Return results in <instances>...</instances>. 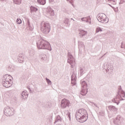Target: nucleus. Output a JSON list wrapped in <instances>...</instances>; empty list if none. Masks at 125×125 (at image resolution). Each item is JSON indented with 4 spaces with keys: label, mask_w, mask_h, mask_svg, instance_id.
<instances>
[{
    "label": "nucleus",
    "mask_w": 125,
    "mask_h": 125,
    "mask_svg": "<svg viewBox=\"0 0 125 125\" xmlns=\"http://www.w3.org/2000/svg\"><path fill=\"white\" fill-rule=\"evenodd\" d=\"M76 119L79 123H84L88 119V114L85 109H79L76 114Z\"/></svg>",
    "instance_id": "f257e3e1"
},
{
    "label": "nucleus",
    "mask_w": 125,
    "mask_h": 125,
    "mask_svg": "<svg viewBox=\"0 0 125 125\" xmlns=\"http://www.w3.org/2000/svg\"><path fill=\"white\" fill-rule=\"evenodd\" d=\"M97 20L99 22L102 23H107L109 21L108 18L106 16V15L103 13H100L97 17Z\"/></svg>",
    "instance_id": "f03ea898"
},
{
    "label": "nucleus",
    "mask_w": 125,
    "mask_h": 125,
    "mask_svg": "<svg viewBox=\"0 0 125 125\" xmlns=\"http://www.w3.org/2000/svg\"><path fill=\"white\" fill-rule=\"evenodd\" d=\"M70 105V101L69 100L67 99H63L62 100V102L61 104V107L62 109H65L67 107V106H69Z\"/></svg>",
    "instance_id": "7ed1b4c3"
},
{
    "label": "nucleus",
    "mask_w": 125,
    "mask_h": 125,
    "mask_svg": "<svg viewBox=\"0 0 125 125\" xmlns=\"http://www.w3.org/2000/svg\"><path fill=\"white\" fill-rule=\"evenodd\" d=\"M49 44L47 42L44 40H42L40 43H38V47L40 49H44L46 48V45Z\"/></svg>",
    "instance_id": "20e7f679"
},
{
    "label": "nucleus",
    "mask_w": 125,
    "mask_h": 125,
    "mask_svg": "<svg viewBox=\"0 0 125 125\" xmlns=\"http://www.w3.org/2000/svg\"><path fill=\"white\" fill-rule=\"evenodd\" d=\"M82 84L83 86L84 85L85 88L84 89H82L81 94L82 95H86V93H87V88H86V82L85 81H83L82 83Z\"/></svg>",
    "instance_id": "39448f33"
},
{
    "label": "nucleus",
    "mask_w": 125,
    "mask_h": 125,
    "mask_svg": "<svg viewBox=\"0 0 125 125\" xmlns=\"http://www.w3.org/2000/svg\"><path fill=\"white\" fill-rule=\"evenodd\" d=\"M44 29H43V32L45 33H49V30H50V27H49V24L48 23H45L44 24Z\"/></svg>",
    "instance_id": "423d86ee"
},
{
    "label": "nucleus",
    "mask_w": 125,
    "mask_h": 125,
    "mask_svg": "<svg viewBox=\"0 0 125 125\" xmlns=\"http://www.w3.org/2000/svg\"><path fill=\"white\" fill-rule=\"evenodd\" d=\"M11 76L8 75H5L3 79V82H6L8 83H11Z\"/></svg>",
    "instance_id": "0eeeda50"
},
{
    "label": "nucleus",
    "mask_w": 125,
    "mask_h": 125,
    "mask_svg": "<svg viewBox=\"0 0 125 125\" xmlns=\"http://www.w3.org/2000/svg\"><path fill=\"white\" fill-rule=\"evenodd\" d=\"M3 85L5 87H10L11 86V82H3Z\"/></svg>",
    "instance_id": "6e6552de"
},
{
    "label": "nucleus",
    "mask_w": 125,
    "mask_h": 125,
    "mask_svg": "<svg viewBox=\"0 0 125 125\" xmlns=\"http://www.w3.org/2000/svg\"><path fill=\"white\" fill-rule=\"evenodd\" d=\"M28 97V94L25 92H22L21 94V98L23 99H26Z\"/></svg>",
    "instance_id": "1a4fd4ad"
},
{
    "label": "nucleus",
    "mask_w": 125,
    "mask_h": 125,
    "mask_svg": "<svg viewBox=\"0 0 125 125\" xmlns=\"http://www.w3.org/2000/svg\"><path fill=\"white\" fill-rule=\"evenodd\" d=\"M38 1L40 4L42 5L45 4V0H38Z\"/></svg>",
    "instance_id": "9d476101"
},
{
    "label": "nucleus",
    "mask_w": 125,
    "mask_h": 125,
    "mask_svg": "<svg viewBox=\"0 0 125 125\" xmlns=\"http://www.w3.org/2000/svg\"><path fill=\"white\" fill-rule=\"evenodd\" d=\"M82 21H86L87 22V21H89L90 20V18L89 17H88L87 18H83L82 19Z\"/></svg>",
    "instance_id": "9b49d317"
},
{
    "label": "nucleus",
    "mask_w": 125,
    "mask_h": 125,
    "mask_svg": "<svg viewBox=\"0 0 125 125\" xmlns=\"http://www.w3.org/2000/svg\"><path fill=\"white\" fill-rule=\"evenodd\" d=\"M102 31H103V30L100 27H97L96 29V33H99V32H102Z\"/></svg>",
    "instance_id": "f8f14e48"
},
{
    "label": "nucleus",
    "mask_w": 125,
    "mask_h": 125,
    "mask_svg": "<svg viewBox=\"0 0 125 125\" xmlns=\"http://www.w3.org/2000/svg\"><path fill=\"white\" fill-rule=\"evenodd\" d=\"M30 10L32 12H33V11H38V9H37V8H35L34 7H31Z\"/></svg>",
    "instance_id": "ddd939ff"
},
{
    "label": "nucleus",
    "mask_w": 125,
    "mask_h": 125,
    "mask_svg": "<svg viewBox=\"0 0 125 125\" xmlns=\"http://www.w3.org/2000/svg\"><path fill=\"white\" fill-rule=\"evenodd\" d=\"M14 2L16 4H20L21 3V0H14Z\"/></svg>",
    "instance_id": "4468645a"
},
{
    "label": "nucleus",
    "mask_w": 125,
    "mask_h": 125,
    "mask_svg": "<svg viewBox=\"0 0 125 125\" xmlns=\"http://www.w3.org/2000/svg\"><path fill=\"white\" fill-rule=\"evenodd\" d=\"M80 34H81V35H82V36H83L86 34V31H84L83 30H81Z\"/></svg>",
    "instance_id": "2eb2a0df"
},
{
    "label": "nucleus",
    "mask_w": 125,
    "mask_h": 125,
    "mask_svg": "<svg viewBox=\"0 0 125 125\" xmlns=\"http://www.w3.org/2000/svg\"><path fill=\"white\" fill-rule=\"evenodd\" d=\"M17 22L18 24H21L22 23V21L21 19H19L17 20Z\"/></svg>",
    "instance_id": "dca6fc26"
},
{
    "label": "nucleus",
    "mask_w": 125,
    "mask_h": 125,
    "mask_svg": "<svg viewBox=\"0 0 125 125\" xmlns=\"http://www.w3.org/2000/svg\"><path fill=\"white\" fill-rule=\"evenodd\" d=\"M46 81L48 83H51V82H50V80H49V79H46Z\"/></svg>",
    "instance_id": "f3484780"
}]
</instances>
